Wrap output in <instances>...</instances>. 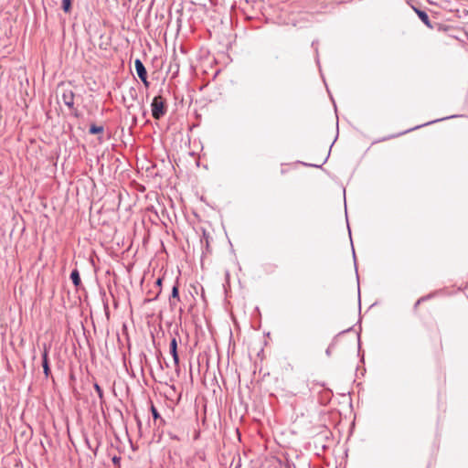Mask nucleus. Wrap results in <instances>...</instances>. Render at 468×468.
<instances>
[{
    "label": "nucleus",
    "mask_w": 468,
    "mask_h": 468,
    "mask_svg": "<svg viewBox=\"0 0 468 468\" xmlns=\"http://www.w3.org/2000/svg\"><path fill=\"white\" fill-rule=\"evenodd\" d=\"M152 115L154 119L158 120L165 113L164 100L161 96H155L153 99L152 104Z\"/></svg>",
    "instance_id": "f257e3e1"
},
{
    "label": "nucleus",
    "mask_w": 468,
    "mask_h": 468,
    "mask_svg": "<svg viewBox=\"0 0 468 468\" xmlns=\"http://www.w3.org/2000/svg\"><path fill=\"white\" fill-rule=\"evenodd\" d=\"M134 67L137 72L139 79L144 82V84L147 87L149 82L147 80V72L145 67L140 59H135Z\"/></svg>",
    "instance_id": "f03ea898"
},
{
    "label": "nucleus",
    "mask_w": 468,
    "mask_h": 468,
    "mask_svg": "<svg viewBox=\"0 0 468 468\" xmlns=\"http://www.w3.org/2000/svg\"><path fill=\"white\" fill-rule=\"evenodd\" d=\"M62 101L69 109L74 106V93L71 90H65L62 94Z\"/></svg>",
    "instance_id": "7ed1b4c3"
},
{
    "label": "nucleus",
    "mask_w": 468,
    "mask_h": 468,
    "mask_svg": "<svg viewBox=\"0 0 468 468\" xmlns=\"http://www.w3.org/2000/svg\"><path fill=\"white\" fill-rule=\"evenodd\" d=\"M170 353L173 356L174 364L176 367H179V356L177 354V341L176 338H172L170 342Z\"/></svg>",
    "instance_id": "20e7f679"
},
{
    "label": "nucleus",
    "mask_w": 468,
    "mask_h": 468,
    "mask_svg": "<svg viewBox=\"0 0 468 468\" xmlns=\"http://www.w3.org/2000/svg\"><path fill=\"white\" fill-rule=\"evenodd\" d=\"M42 367L46 378H48L50 375V368L48 365V348L46 346H44V351L42 354Z\"/></svg>",
    "instance_id": "39448f33"
},
{
    "label": "nucleus",
    "mask_w": 468,
    "mask_h": 468,
    "mask_svg": "<svg viewBox=\"0 0 468 468\" xmlns=\"http://www.w3.org/2000/svg\"><path fill=\"white\" fill-rule=\"evenodd\" d=\"M179 301H180V298H179V292H178V284L176 283L173 286L171 297L169 298V303H170L171 306H175L176 303V302H179Z\"/></svg>",
    "instance_id": "423d86ee"
},
{
    "label": "nucleus",
    "mask_w": 468,
    "mask_h": 468,
    "mask_svg": "<svg viewBox=\"0 0 468 468\" xmlns=\"http://www.w3.org/2000/svg\"><path fill=\"white\" fill-rule=\"evenodd\" d=\"M416 13H417L418 16L420 17V20H421V21H422L426 26H428L429 27H431V21H430L429 16L427 15V13H426V12L416 9Z\"/></svg>",
    "instance_id": "0eeeda50"
},
{
    "label": "nucleus",
    "mask_w": 468,
    "mask_h": 468,
    "mask_svg": "<svg viewBox=\"0 0 468 468\" xmlns=\"http://www.w3.org/2000/svg\"><path fill=\"white\" fill-rule=\"evenodd\" d=\"M70 279L73 284L78 287L80 284V277L77 269L73 270L70 273Z\"/></svg>",
    "instance_id": "6e6552de"
},
{
    "label": "nucleus",
    "mask_w": 468,
    "mask_h": 468,
    "mask_svg": "<svg viewBox=\"0 0 468 468\" xmlns=\"http://www.w3.org/2000/svg\"><path fill=\"white\" fill-rule=\"evenodd\" d=\"M102 132H103L102 126L91 125L90 128V133H91V134L101 133Z\"/></svg>",
    "instance_id": "1a4fd4ad"
},
{
    "label": "nucleus",
    "mask_w": 468,
    "mask_h": 468,
    "mask_svg": "<svg viewBox=\"0 0 468 468\" xmlns=\"http://www.w3.org/2000/svg\"><path fill=\"white\" fill-rule=\"evenodd\" d=\"M155 285L158 287V292H157V293H156V295L154 297L149 298L148 301H152V300L156 299L157 296L161 293L162 278H158L155 281Z\"/></svg>",
    "instance_id": "9d476101"
},
{
    "label": "nucleus",
    "mask_w": 468,
    "mask_h": 468,
    "mask_svg": "<svg viewBox=\"0 0 468 468\" xmlns=\"http://www.w3.org/2000/svg\"><path fill=\"white\" fill-rule=\"evenodd\" d=\"M71 6V0H62V8L66 13H69Z\"/></svg>",
    "instance_id": "9b49d317"
},
{
    "label": "nucleus",
    "mask_w": 468,
    "mask_h": 468,
    "mask_svg": "<svg viewBox=\"0 0 468 468\" xmlns=\"http://www.w3.org/2000/svg\"><path fill=\"white\" fill-rule=\"evenodd\" d=\"M151 412H152V415H153V417H154V419L155 420H158V419H160V420H161V421H163V420L161 419V417H160V415H159V413H158V411H157L156 408H155L154 405H152V406H151Z\"/></svg>",
    "instance_id": "f8f14e48"
},
{
    "label": "nucleus",
    "mask_w": 468,
    "mask_h": 468,
    "mask_svg": "<svg viewBox=\"0 0 468 468\" xmlns=\"http://www.w3.org/2000/svg\"><path fill=\"white\" fill-rule=\"evenodd\" d=\"M94 389L96 390L99 398L102 399L103 398V391H102L101 388L99 386V384H97V383L94 384Z\"/></svg>",
    "instance_id": "ddd939ff"
},
{
    "label": "nucleus",
    "mask_w": 468,
    "mask_h": 468,
    "mask_svg": "<svg viewBox=\"0 0 468 468\" xmlns=\"http://www.w3.org/2000/svg\"><path fill=\"white\" fill-rule=\"evenodd\" d=\"M112 462H113L114 463H118L120 462V457H116V456H114V457L112 458Z\"/></svg>",
    "instance_id": "4468645a"
}]
</instances>
